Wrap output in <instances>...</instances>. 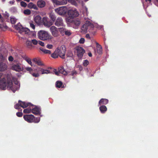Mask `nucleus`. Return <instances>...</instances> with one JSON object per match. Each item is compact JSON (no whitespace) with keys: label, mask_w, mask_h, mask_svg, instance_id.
I'll return each mask as SVG.
<instances>
[{"label":"nucleus","mask_w":158,"mask_h":158,"mask_svg":"<svg viewBox=\"0 0 158 158\" xmlns=\"http://www.w3.org/2000/svg\"><path fill=\"white\" fill-rule=\"evenodd\" d=\"M67 21L72 24L77 26H79L80 24V20L78 18L76 19H68Z\"/></svg>","instance_id":"obj_14"},{"label":"nucleus","mask_w":158,"mask_h":158,"mask_svg":"<svg viewBox=\"0 0 158 158\" xmlns=\"http://www.w3.org/2000/svg\"><path fill=\"white\" fill-rule=\"evenodd\" d=\"M88 54V56L90 57H91L92 56V54L91 52H89Z\"/></svg>","instance_id":"obj_56"},{"label":"nucleus","mask_w":158,"mask_h":158,"mask_svg":"<svg viewBox=\"0 0 158 158\" xmlns=\"http://www.w3.org/2000/svg\"><path fill=\"white\" fill-rule=\"evenodd\" d=\"M32 60L35 63V64H37L38 65L42 66L44 65V64L42 63L41 60L38 58H34Z\"/></svg>","instance_id":"obj_19"},{"label":"nucleus","mask_w":158,"mask_h":158,"mask_svg":"<svg viewBox=\"0 0 158 158\" xmlns=\"http://www.w3.org/2000/svg\"><path fill=\"white\" fill-rule=\"evenodd\" d=\"M50 73V71L47 69H44L43 72L42 73V74H48Z\"/></svg>","instance_id":"obj_40"},{"label":"nucleus","mask_w":158,"mask_h":158,"mask_svg":"<svg viewBox=\"0 0 158 158\" xmlns=\"http://www.w3.org/2000/svg\"><path fill=\"white\" fill-rule=\"evenodd\" d=\"M34 21L37 24H40L42 22L41 17L40 15H37L34 18Z\"/></svg>","instance_id":"obj_18"},{"label":"nucleus","mask_w":158,"mask_h":158,"mask_svg":"<svg viewBox=\"0 0 158 158\" xmlns=\"http://www.w3.org/2000/svg\"><path fill=\"white\" fill-rule=\"evenodd\" d=\"M10 21L12 24H15L16 22V19L14 18H11Z\"/></svg>","instance_id":"obj_35"},{"label":"nucleus","mask_w":158,"mask_h":158,"mask_svg":"<svg viewBox=\"0 0 158 158\" xmlns=\"http://www.w3.org/2000/svg\"><path fill=\"white\" fill-rule=\"evenodd\" d=\"M50 31L53 36L57 37L59 35V32L58 29L55 26H51L50 28Z\"/></svg>","instance_id":"obj_13"},{"label":"nucleus","mask_w":158,"mask_h":158,"mask_svg":"<svg viewBox=\"0 0 158 158\" xmlns=\"http://www.w3.org/2000/svg\"><path fill=\"white\" fill-rule=\"evenodd\" d=\"M31 105L30 103H26L25 102L19 100L18 103L14 106V107L16 109L19 110L20 108V107L25 108L30 106Z\"/></svg>","instance_id":"obj_7"},{"label":"nucleus","mask_w":158,"mask_h":158,"mask_svg":"<svg viewBox=\"0 0 158 158\" xmlns=\"http://www.w3.org/2000/svg\"><path fill=\"white\" fill-rule=\"evenodd\" d=\"M24 120L28 123L35 122L38 123L40 121V118H36V121H35V117L32 114H26L23 116Z\"/></svg>","instance_id":"obj_4"},{"label":"nucleus","mask_w":158,"mask_h":158,"mask_svg":"<svg viewBox=\"0 0 158 158\" xmlns=\"http://www.w3.org/2000/svg\"><path fill=\"white\" fill-rule=\"evenodd\" d=\"M26 44L28 48H30L32 47V44L31 42V40H27L26 42Z\"/></svg>","instance_id":"obj_29"},{"label":"nucleus","mask_w":158,"mask_h":158,"mask_svg":"<svg viewBox=\"0 0 158 158\" xmlns=\"http://www.w3.org/2000/svg\"><path fill=\"white\" fill-rule=\"evenodd\" d=\"M94 24L89 21H86L85 23L81 27V31L83 33H86L88 31L94 35L96 31L94 30Z\"/></svg>","instance_id":"obj_2"},{"label":"nucleus","mask_w":158,"mask_h":158,"mask_svg":"<svg viewBox=\"0 0 158 158\" xmlns=\"http://www.w3.org/2000/svg\"><path fill=\"white\" fill-rule=\"evenodd\" d=\"M25 69L26 70L28 71L30 74L32 73L33 72V70L31 67H27L25 68Z\"/></svg>","instance_id":"obj_37"},{"label":"nucleus","mask_w":158,"mask_h":158,"mask_svg":"<svg viewBox=\"0 0 158 158\" xmlns=\"http://www.w3.org/2000/svg\"><path fill=\"white\" fill-rule=\"evenodd\" d=\"M97 50L98 53L100 54L102 53V48L101 46H99L97 47Z\"/></svg>","instance_id":"obj_30"},{"label":"nucleus","mask_w":158,"mask_h":158,"mask_svg":"<svg viewBox=\"0 0 158 158\" xmlns=\"http://www.w3.org/2000/svg\"><path fill=\"white\" fill-rule=\"evenodd\" d=\"M89 64V61L86 60H84L83 62V65L84 66H86Z\"/></svg>","instance_id":"obj_39"},{"label":"nucleus","mask_w":158,"mask_h":158,"mask_svg":"<svg viewBox=\"0 0 158 158\" xmlns=\"http://www.w3.org/2000/svg\"><path fill=\"white\" fill-rule=\"evenodd\" d=\"M53 47V45L52 44H48L46 46L47 48L49 49H52Z\"/></svg>","instance_id":"obj_51"},{"label":"nucleus","mask_w":158,"mask_h":158,"mask_svg":"<svg viewBox=\"0 0 158 158\" xmlns=\"http://www.w3.org/2000/svg\"><path fill=\"white\" fill-rule=\"evenodd\" d=\"M62 82L60 81H57L56 83V86L57 88H60L62 86Z\"/></svg>","instance_id":"obj_28"},{"label":"nucleus","mask_w":158,"mask_h":158,"mask_svg":"<svg viewBox=\"0 0 158 158\" xmlns=\"http://www.w3.org/2000/svg\"><path fill=\"white\" fill-rule=\"evenodd\" d=\"M147 1H149L150 2L151 1V0H146L145 1L147 2Z\"/></svg>","instance_id":"obj_61"},{"label":"nucleus","mask_w":158,"mask_h":158,"mask_svg":"<svg viewBox=\"0 0 158 158\" xmlns=\"http://www.w3.org/2000/svg\"><path fill=\"white\" fill-rule=\"evenodd\" d=\"M55 25L57 27L62 26H63V21L61 18H58L55 21Z\"/></svg>","instance_id":"obj_15"},{"label":"nucleus","mask_w":158,"mask_h":158,"mask_svg":"<svg viewBox=\"0 0 158 158\" xmlns=\"http://www.w3.org/2000/svg\"><path fill=\"white\" fill-rule=\"evenodd\" d=\"M38 38L42 40L45 41L51 40L52 36L47 31L44 30H40L37 33Z\"/></svg>","instance_id":"obj_3"},{"label":"nucleus","mask_w":158,"mask_h":158,"mask_svg":"<svg viewBox=\"0 0 158 158\" xmlns=\"http://www.w3.org/2000/svg\"><path fill=\"white\" fill-rule=\"evenodd\" d=\"M26 60L27 61V62L29 64H30L32 66V65H31L32 62H31V60L30 59H26Z\"/></svg>","instance_id":"obj_50"},{"label":"nucleus","mask_w":158,"mask_h":158,"mask_svg":"<svg viewBox=\"0 0 158 158\" xmlns=\"http://www.w3.org/2000/svg\"><path fill=\"white\" fill-rule=\"evenodd\" d=\"M85 37H86V38H87V39H91V38H90L89 34H86V35H85Z\"/></svg>","instance_id":"obj_55"},{"label":"nucleus","mask_w":158,"mask_h":158,"mask_svg":"<svg viewBox=\"0 0 158 158\" xmlns=\"http://www.w3.org/2000/svg\"><path fill=\"white\" fill-rule=\"evenodd\" d=\"M34 4L32 2L30 3L28 5V7L30 9H32Z\"/></svg>","instance_id":"obj_45"},{"label":"nucleus","mask_w":158,"mask_h":158,"mask_svg":"<svg viewBox=\"0 0 158 158\" xmlns=\"http://www.w3.org/2000/svg\"><path fill=\"white\" fill-rule=\"evenodd\" d=\"M66 29L63 28H59V31L61 34L63 35Z\"/></svg>","instance_id":"obj_36"},{"label":"nucleus","mask_w":158,"mask_h":158,"mask_svg":"<svg viewBox=\"0 0 158 158\" xmlns=\"http://www.w3.org/2000/svg\"><path fill=\"white\" fill-rule=\"evenodd\" d=\"M23 13L26 15H30L31 14V11L29 9H26L24 10Z\"/></svg>","instance_id":"obj_31"},{"label":"nucleus","mask_w":158,"mask_h":158,"mask_svg":"<svg viewBox=\"0 0 158 158\" xmlns=\"http://www.w3.org/2000/svg\"><path fill=\"white\" fill-rule=\"evenodd\" d=\"M58 69L60 72V73H61L64 75H66L68 74L67 72L65 71L64 68L62 66H61L59 67Z\"/></svg>","instance_id":"obj_22"},{"label":"nucleus","mask_w":158,"mask_h":158,"mask_svg":"<svg viewBox=\"0 0 158 158\" xmlns=\"http://www.w3.org/2000/svg\"><path fill=\"white\" fill-rule=\"evenodd\" d=\"M69 2H72L73 0H68Z\"/></svg>","instance_id":"obj_64"},{"label":"nucleus","mask_w":158,"mask_h":158,"mask_svg":"<svg viewBox=\"0 0 158 158\" xmlns=\"http://www.w3.org/2000/svg\"><path fill=\"white\" fill-rule=\"evenodd\" d=\"M16 114L18 117H21L23 115V113L21 112H18L16 113Z\"/></svg>","instance_id":"obj_48"},{"label":"nucleus","mask_w":158,"mask_h":158,"mask_svg":"<svg viewBox=\"0 0 158 158\" xmlns=\"http://www.w3.org/2000/svg\"><path fill=\"white\" fill-rule=\"evenodd\" d=\"M11 69L17 72H21L23 71V67L19 63L13 64L11 66Z\"/></svg>","instance_id":"obj_12"},{"label":"nucleus","mask_w":158,"mask_h":158,"mask_svg":"<svg viewBox=\"0 0 158 158\" xmlns=\"http://www.w3.org/2000/svg\"><path fill=\"white\" fill-rule=\"evenodd\" d=\"M2 0V1L3 2H4L6 1V0Z\"/></svg>","instance_id":"obj_63"},{"label":"nucleus","mask_w":158,"mask_h":158,"mask_svg":"<svg viewBox=\"0 0 158 158\" xmlns=\"http://www.w3.org/2000/svg\"><path fill=\"white\" fill-rule=\"evenodd\" d=\"M108 100L106 99L102 98L99 101L98 106L102 105H106L108 103Z\"/></svg>","instance_id":"obj_21"},{"label":"nucleus","mask_w":158,"mask_h":158,"mask_svg":"<svg viewBox=\"0 0 158 158\" xmlns=\"http://www.w3.org/2000/svg\"><path fill=\"white\" fill-rule=\"evenodd\" d=\"M2 18V16L1 14H0V19Z\"/></svg>","instance_id":"obj_62"},{"label":"nucleus","mask_w":158,"mask_h":158,"mask_svg":"<svg viewBox=\"0 0 158 158\" xmlns=\"http://www.w3.org/2000/svg\"><path fill=\"white\" fill-rule=\"evenodd\" d=\"M25 1H27V2H29L30 1V0H24Z\"/></svg>","instance_id":"obj_60"},{"label":"nucleus","mask_w":158,"mask_h":158,"mask_svg":"<svg viewBox=\"0 0 158 158\" xmlns=\"http://www.w3.org/2000/svg\"><path fill=\"white\" fill-rule=\"evenodd\" d=\"M49 16L51 19L53 23L55 22L56 20V17L55 14L52 13L51 12L49 14Z\"/></svg>","instance_id":"obj_24"},{"label":"nucleus","mask_w":158,"mask_h":158,"mask_svg":"<svg viewBox=\"0 0 158 158\" xmlns=\"http://www.w3.org/2000/svg\"><path fill=\"white\" fill-rule=\"evenodd\" d=\"M77 73V72L75 70H74L72 71L70 75L72 76H73L75 74H76Z\"/></svg>","instance_id":"obj_52"},{"label":"nucleus","mask_w":158,"mask_h":158,"mask_svg":"<svg viewBox=\"0 0 158 158\" xmlns=\"http://www.w3.org/2000/svg\"><path fill=\"white\" fill-rule=\"evenodd\" d=\"M42 22L44 25L47 27H50L53 24V22L49 20L47 17H44L42 19Z\"/></svg>","instance_id":"obj_10"},{"label":"nucleus","mask_w":158,"mask_h":158,"mask_svg":"<svg viewBox=\"0 0 158 158\" xmlns=\"http://www.w3.org/2000/svg\"><path fill=\"white\" fill-rule=\"evenodd\" d=\"M36 70L38 73H41L42 74V73L43 72L44 69L40 67H38V68L36 69Z\"/></svg>","instance_id":"obj_34"},{"label":"nucleus","mask_w":158,"mask_h":158,"mask_svg":"<svg viewBox=\"0 0 158 158\" xmlns=\"http://www.w3.org/2000/svg\"><path fill=\"white\" fill-rule=\"evenodd\" d=\"M78 57L81 58L85 52V51L82 47H77L75 48Z\"/></svg>","instance_id":"obj_11"},{"label":"nucleus","mask_w":158,"mask_h":158,"mask_svg":"<svg viewBox=\"0 0 158 158\" xmlns=\"http://www.w3.org/2000/svg\"><path fill=\"white\" fill-rule=\"evenodd\" d=\"M29 24L30 27H31L33 30H34L35 28V25L33 21H30L29 22Z\"/></svg>","instance_id":"obj_32"},{"label":"nucleus","mask_w":158,"mask_h":158,"mask_svg":"<svg viewBox=\"0 0 158 158\" xmlns=\"http://www.w3.org/2000/svg\"><path fill=\"white\" fill-rule=\"evenodd\" d=\"M20 5L22 6L25 7L27 6V4L25 2L23 1H21L20 2Z\"/></svg>","instance_id":"obj_41"},{"label":"nucleus","mask_w":158,"mask_h":158,"mask_svg":"<svg viewBox=\"0 0 158 158\" xmlns=\"http://www.w3.org/2000/svg\"><path fill=\"white\" fill-rule=\"evenodd\" d=\"M53 72L55 73V74L56 75H59L60 73V72L58 70V71L56 69H54L53 70Z\"/></svg>","instance_id":"obj_46"},{"label":"nucleus","mask_w":158,"mask_h":158,"mask_svg":"<svg viewBox=\"0 0 158 158\" xmlns=\"http://www.w3.org/2000/svg\"><path fill=\"white\" fill-rule=\"evenodd\" d=\"M66 49V47L64 45H62L60 48H57L56 49L57 50V52L59 56L63 59L65 58Z\"/></svg>","instance_id":"obj_6"},{"label":"nucleus","mask_w":158,"mask_h":158,"mask_svg":"<svg viewBox=\"0 0 158 158\" xmlns=\"http://www.w3.org/2000/svg\"><path fill=\"white\" fill-rule=\"evenodd\" d=\"M31 105L32 104H31V105L29 106V107L23 110V113H29L31 111Z\"/></svg>","instance_id":"obj_25"},{"label":"nucleus","mask_w":158,"mask_h":158,"mask_svg":"<svg viewBox=\"0 0 158 158\" xmlns=\"http://www.w3.org/2000/svg\"><path fill=\"white\" fill-rule=\"evenodd\" d=\"M32 75V76L34 77H38L40 75L38 73H31Z\"/></svg>","instance_id":"obj_44"},{"label":"nucleus","mask_w":158,"mask_h":158,"mask_svg":"<svg viewBox=\"0 0 158 158\" xmlns=\"http://www.w3.org/2000/svg\"><path fill=\"white\" fill-rule=\"evenodd\" d=\"M79 69L80 70H81L82 69V67L81 66H80V67H79Z\"/></svg>","instance_id":"obj_58"},{"label":"nucleus","mask_w":158,"mask_h":158,"mask_svg":"<svg viewBox=\"0 0 158 158\" xmlns=\"http://www.w3.org/2000/svg\"><path fill=\"white\" fill-rule=\"evenodd\" d=\"M33 7L32 8V9H34V10H38V7H37V6H36V5H35V4H34L33 6Z\"/></svg>","instance_id":"obj_53"},{"label":"nucleus","mask_w":158,"mask_h":158,"mask_svg":"<svg viewBox=\"0 0 158 158\" xmlns=\"http://www.w3.org/2000/svg\"><path fill=\"white\" fill-rule=\"evenodd\" d=\"M37 4L39 7L42 8L45 6V2L42 0H39L37 2Z\"/></svg>","instance_id":"obj_20"},{"label":"nucleus","mask_w":158,"mask_h":158,"mask_svg":"<svg viewBox=\"0 0 158 158\" xmlns=\"http://www.w3.org/2000/svg\"><path fill=\"white\" fill-rule=\"evenodd\" d=\"M99 110L101 113L103 114L105 113L107 110L106 107L104 105H102L100 106Z\"/></svg>","instance_id":"obj_23"},{"label":"nucleus","mask_w":158,"mask_h":158,"mask_svg":"<svg viewBox=\"0 0 158 158\" xmlns=\"http://www.w3.org/2000/svg\"><path fill=\"white\" fill-rule=\"evenodd\" d=\"M68 14L70 19L77 17L79 15L78 12L75 9H72L69 10Z\"/></svg>","instance_id":"obj_8"},{"label":"nucleus","mask_w":158,"mask_h":158,"mask_svg":"<svg viewBox=\"0 0 158 158\" xmlns=\"http://www.w3.org/2000/svg\"><path fill=\"white\" fill-rule=\"evenodd\" d=\"M66 56L68 57H72L73 56V54L71 52H69L68 53L66 54Z\"/></svg>","instance_id":"obj_43"},{"label":"nucleus","mask_w":158,"mask_h":158,"mask_svg":"<svg viewBox=\"0 0 158 158\" xmlns=\"http://www.w3.org/2000/svg\"><path fill=\"white\" fill-rule=\"evenodd\" d=\"M4 60L3 56L0 53V85L3 86L4 89L6 86V79L4 77L1 79V77L2 76V73L1 71H4L7 68L6 65L3 62Z\"/></svg>","instance_id":"obj_1"},{"label":"nucleus","mask_w":158,"mask_h":158,"mask_svg":"<svg viewBox=\"0 0 158 158\" xmlns=\"http://www.w3.org/2000/svg\"><path fill=\"white\" fill-rule=\"evenodd\" d=\"M96 45L97 47V46H101L100 45H99L98 43L97 42H96Z\"/></svg>","instance_id":"obj_57"},{"label":"nucleus","mask_w":158,"mask_h":158,"mask_svg":"<svg viewBox=\"0 0 158 158\" xmlns=\"http://www.w3.org/2000/svg\"><path fill=\"white\" fill-rule=\"evenodd\" d=\"M6 86L7 85V87H9L11 89H12L13 84L12 81L11 80L8 81H7V83L6 81ZM0 85L1 86V87H2L3 89H6V86L5 88H4V89L3 86L2 85Z\"/></svg>","instance_id":"obj_17"},{"label":"nucleus","mask_w":158,"mask_h":158,"mask_svg":"<svg viewBox=\"0 0 158 158\" xmlns=\"http://www.w3.org/2000/svg\"><path fill=\"white\" fill-rule=\"evenodd\" d=\"M32 44L34 45H37L38 43V41L35 39H32L31 40Z\"/></svg>","instance_id":"obj_38"},{"label":"nucleus","mask_w":158,"mask_h":158,"mask_svg":"<svg viewBox=\"0 0 158 158\" xmlns=\"http://www.w3.org/2000/svg\"><path fill=\"white\" fill-rule=\"evenodd\" d=\"M15 29L19 31V32L20 34L24 33L26 34H28L30 32L29 29L27 28H24L20 24L15 26Z\"/></svg>","instance_id":"obj_5"},{"label":"nucleus","mask_w":158,"mask_h":158,"mask_svg":"<svg viewBox=\"0 0 158 158\" xmlns=\"http://www.w3.org/2000/svg\"><path fill=\"white\" fill-rule=\"evenodd\" d=\"M85 40L83 38H81L79 40V42L80 44H84L85 42Z\"/></svg>","instance_id":"obj_47"},{"label":"nucleus","mask_w":158,"mask_h":158,"mask_svg":"<svg viewBox=\"0 0 158 158\" xmlns=\"http://www.w3.org/2000/svg\"><path fill=\"white\" fill-rule=\"evenodd\" d=\"M9 2L10 3H11V4H13V3H14V2H13L11 1H10Z\"/></svg>","instance_id":"obj_59"},{"label":"nucleus","mask_w":158,"mask_h":158,"mask_svg":"<svg viewBox=\"0 0 158 158\" xmlns=\"http://www.w3.org/2000/svg\"><path fill=\"white\" fill-rule=\"evenodd\" d=\"M40 49L45 54H51V52L50 50L44 49L43 48L41 47L40 48Z\"/></svg>","instance_id":"obj_26"},{"label":"nucleus","mask_w":158,"mask_h":158,"mask_svg":"<svg viewBox=\"0 0 158 158\" xmlns=\"http://www.w3.org/2000/svg\"><path fill=\"white\" fill-rule=\"evenodd\" d=\"M57 50H56L54 51V52L51 55V56L54 58H58L59 55L58 53L57 52Z\"/></svg>","instance_id":"obj_27"},{"label":"nucleus","mask_w":158,"mask_h":158,"mask_svg":"<svg viewBox=\"0 0 158 158\" xmlns=\"http://www.w3.org/2000/svg\"><path fill=\"white\" fill-rule=\"evenodd\" d=\"M8 60L10 61H12L13 60V58L12 57V56H10L9 57Z\"/></svg>","instance_id":"obj_54"},{"label":"nucleus","mask_w":158,"mask_h":158,"mask_svg":"<svg viewBox=\"0 0 158 158\" xmlns=\"http://www.w3.org/2000/svg\"><path fill=\"white\" fill-rule=\"evenodd\" d=\"M64 33L65 35L68 36L70 35L71 34V32L70 31L67 30L66 29Z\"/></svg>","instance_id":"obj_33"},{"label":"nucleus","mask_w":158,"mask_h":158,"mask_svg":"<svg viewBox=\"0 0 158 158\" xmlns=\"http://www.w3.org/2000/svg\"><path fill=\"white\" fill-rule=\"evenodd\" d=\"M31 111L33 114L37 115L40 114V110L39 108L37 106H35L34 108H33V106L32 105H31Z\"/></svg>","instance_id":"obj_16"},{"label":"nucleus","mask_w":158,"mask_h":158,"mask_svg":"<svg viewBox=\"0 0 158 158\" xmlns=\"http://www.w3.org/2000/svg\"><path fill=\"white\" fill-rule=\"evenodd\" d=\"M55 12L60 15H64L66 14V8L64 6H62L56 9L55 10Z\"/></svg>","instance_id":"obj_9"},{"label":"nucleus","mask_w":158,"mask_h":158,"mask_svg":"<svg viewBox=\"0 0 158 158\" xmlns=\"http://www.w3.org/2000/svg\"><path fill=\"white\" fill-rule=\"evenodd\" d=\"M4 28L6 29L7 28V26L6 25L5 26L3 25L0 24V31L2 30Z\"/></svg>","instance_id":"obj_42"},{"label":"nucleus","mask_w":158,"mask_h":158,"mask_svg":"<svg viewBox=\"0 0 158 158\" xmlns=\"http://www.w3.org/2000/svg\"><path fill=\"white\" fill-rule=\"evenodd\" d=\"M38 44H39L40 45L42 46H44V43L40 40L38 41Z\"/></svg>","instance_id":"obj_49"}]
</instances>
